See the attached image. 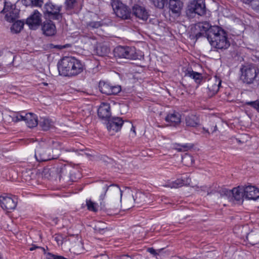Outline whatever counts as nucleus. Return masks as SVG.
Returning a JSON list of instances; mask_svg holds the SVG:
<instances>
[{"instance_id":"nucleus-39","label":"nucleus","mask_w":259,"mask_h":259,"mask_svg":"<svg viewBox=\"0 0 259 259\" xmlns=\"http://www.w3.org/2000/svg\"><path fill=\"white\" fill-rule=\"evenodd\" d=\"M245 104L254 108L259 112V101L258 100L246 102Z\"/></svg>"},{"instance_id":"nucleus-40","label":"nucleus","mask_w":259,"mask_h":259,"mask_svg":"<svg viewBox=\"0 0 259 259\" xmlns=\"http://www.w3.org/2000/svg\"><path fill=\"white\" fill-rule=\"evenodd\" d=\"M12 120L15 122H17L21 120L25 121V115H23L22 113H17L13 117Z\"/></svg>"},{"instance_id":"nucleus-36","label":"nucleus","mask_w":259,"mask_h":259,"mask_svg":"<svg viewBox=\"0 0 259 259\" xmlns=\"http://www.w3.org/2000/svg\"><path fill=\"white\" fill-rule=\"evenodd\" d=\"M88 209L90 211L96 212L98 210L97 204L91 201L87 200L86 201Z\"/></svg>"},{"instance_id":"nucleus-15","label":"nucleus","mask_w":259,"mask_h":259,"mask_svg":"<svg viewBox=\"0 0 259 259\" xmlns=\"http://www.w3.org/2000/svg\"><path fill=\"white\" fill-rule=\"evenodd\" d=\"M183 7V3L180 0H169L168 8L169 11L176 16H179Z\"/></svg>"},{"instance_id":"nucleus-26","label":"nucleus","mask_w":259,"mask_h":259,"mask_svg":"<svg viewBox=\"0 0 259 259\" xmlns=\"http://www.w3.org/2000/svg\"><path fill=\"white\" fill-rule=\"evenodd\" d=\"M185 122L187 126L196 127L199 124V118L195 115L191 114L186 116Z\"/></svg>"},{"instance_id":"nucleus-25","label":"nucleus","mask_w":259,"mask_h":259,"mask_svg":"<svg viewBox=\"0 0 259 259\" xmlns=\"http://www.w3.org/2000/svg\"><path fill=\"white\" fill-rule=\"evenodd\" d=\"M101 208L105 211H109L113 210L115 213L120 208V204L118 203L117 204H112L111 203H107L106 204L104 201L100 202Z\"/></svg>"},{"instance_id":"nucleus-18","label":"nucleus","mask_w":259,"mask_h":259,"mask_svg":"<svg viewBox=\"0 0 259 259\" xmlns=\"http://www.w3.org/2000/svg\"><path fill=\"white\" fill-rule=\"evenodd\" d=\"M98 115L102 119H108L111 116L110 105L102 103L98 110Z\"/></svg>"},{"instance_id":"nucleus-9","label":"nucleus","mask_w":259,"mask_h":259,"mask_svg":"<svg viewBox=\"0 0 259 259\" xmlns=\"http://www.w3.org/2000/svg\"><path fill=\"white\" fill-rule=\"evenodd\" d=\"M214 39L209 41L210 44L214 48L218 50L227 49L230 45L228 40L227 33L225 30L221 31L218 36H215Z\"/></svg>"},{"instance_id":"nucleus-31","label":"nucleus","mask_w":259,"mask_h":259,"mask_svg":"<svg viewBox=\"0 0 259 259\" xmlns=\"http://www.w3.org/2000/svg\"><path fill=\"white\" fill-rule=\"evenodd\" d=\"M25 6L41 7L43 3V0H19Z\"/></svg>"},{"instance_id":"nucleus-46","label":"nucleus","mask_w":259,"mask_h":259,"mask_svg":"<svg viewBox=\"0 0 259 259\" xmlns=\"http://www.w3.org/2000/svg\"><path fill=\"white\" fill-rule=\"evenodd\" d=\"M181 147H182L181 148L177 149L178 151H186L188 148V146L186 145H182Z\"/></svg>"},{"instance_id":"nucleus-51","label":"nucleus","mask_w":259,"mask_h":259,"mask_svg":"<svg viewBox=\"0 0 259 259\" xmlns=\"http://www.w3.org/2000/svg\"><path fill=\"white\" fill-rule=\"evenodd\" d=\"M203 130L207 133H209L208 130H206L205 127H203Z\"/></svg>"},{"instance_id":"nucleus-37","label":"nucleus","mask_w":259,"mask_h":259,"mask_svg":"<svg viewBox=\"0 0 259 259\" xmlns=\"http://www.w3.org/2000/svg\"><path fill=\"white\" fill-rule=\"evenodd\" d=\"M102 25L101 21H91L87 23V26L93 29L98 28Z\"/></svg>"},{"instance_id":"nucleus-42","label":"nucleus","mask_w":259,"mask_h":259,"mask_svg":"<svg viewBox=\"0 0 259 259\" xmlns=\"http://www.w3.org/2000/svg\"><path fill=\"white\" fill-rule=\"evenodd\" d=\"M249 5L254 10H259V0H252Z\"/></svg>"},{"instance_id":"nucleus-14","label":"nucleus","mask_w":259,"mask_h":259,"mask_svg":"<svg viewBox=\"0 0 259 259\" xmlns=\"http://www.w3.org/2000/svg\"><path fill=\"white\" fill-rule=\"evenodd\" d=\"M132 13L137 18L143 21H146L149 14L146 9L139 5H135L132 8Z\"/></svg>"},{"instance_id":"nucleus-49","label":"nucleus","mask_w":259,"mask_h":259,"mask_svg":"<svg viewBox=\"0 0 259 259\" xmlns=\"http://www.w3.org/2000/svg\"><path fill=\"white\" fill-rule=\"evenodd\" d=\"M54 48H57V49H62L63 48H65V47L64 46H62L57 45V46H55Z\"/></svg>"},{"instance_id":"nucleus-44","label":"nucleus","mask_w":259,"mask_h":259,"mask_svg":"<svg viewBox=\"0 0 259 259\" xmlns=\"http://www.w3.org/2000/svg\"><path fill=\"white\" fill-rule=\"evenodd\" d=\"M115 259H133L132 257L128 255H122L120 256H117Z\"/></svg>"},{"instance_id":"nucleus-58","label":"nucleus","mask_w":259,"mask_h":259,"mask_svg":"<svg viewBox=\"0 0 259 259\" xmlns=\"http://www.w3.org/2000/svg\"><path fill=\"white\" fill-rule=\"evenodd\" d=\"M44 84L45 85H48V83H44Z\"/></svg>"},{"instance_id":"nucleus-57","label":"nucleus","mask_w":259,"mask_h":259,"mask_svg":"<svg viewBox=\"0 0 259 259\" xmlns=\"http://www.w3.org/2000/svg\"><path fill=\"white\" fill-rule=\"evenodd\" d=\"M150 250H151V251H150L151 252H152L153 251H154V249H152V248H150Z\"/></svg>"},{"instance_id":"nucleus-21","label":"nucleus","mask_w":259,"mask_h":259,"mask_svg":"<svg viewBox=\"0 0 259 259\" xmlns=\"http://www.w3.org/2000/svg\"><path fill=\"white\" fill-rule=\"evenodd\" d=\"M25 121L30 128L34 127L38 124V119L36 115L32 113L25 114Z\"/></svg>"},{"instance_id":"nucleus-20","label":"nucleus","mask_w":259,"mask_h":259,"mask_svg":"<svg viewBox=\"0 0 259 259\" xmlns=\"http://www.w3.org/2000/svg\"><path fill=\"white\" fill-rule=\"evenodd\" d=\"M94 52L98 56L103 57L110 53V49L106 44L100 43L97 45Z\"/></svg>"},{"instance_id":"nucleus-55","label":"nucleus","mask_w":259,"mask_h":259,"mask_svg":"<svg viewBox=\"0 0 259 259\" xmlns=\"http://www.w3.org/2000/svg\"><path fill=\"white\" fill-rule=\"evenodd\" d=\"M132 131H133L135 133V128H134V127L133 126V125H132Z\"/></svg>"},{"instance_id":"nucleus-32","label":"nucleus","mask_w":259,"mask_h":259,"mask_svg":"<svg viewBox=\"0 0 259 259\" xmlns=\"http://www.w3.org/2000/svg\"><path fill=\"white\" fill-rule=\"evenodd\" d=\"M247 239L252 245H255L259 243V232L258 233H250L247 236Z\"/></svg>"},{"instance_id":"nucleus-8","label":"nucleus","mask_w":259,"mask_h":259,"mask_svg":"<svg viewBox=\"0 0 259 259\" xmlns=\"http://www.w3.org/2000/svg\"><path fill=\"white\" fill-rule=\"evenodd\" d=\"M221 195L226 196L231 201L234 200L240 202L244 197V188L238 187L234 188L232 190L223 189L221 191Z\"/></svg>"},{"instance_id":"nucleus-45","label":"nucleus","mask_w":259,"mask_h":259,"mask_svg":"<svg viewBox=\"0 0 259 259\" xmlns=\"http://www.w3.org/2000/svg\"><path fill=\"white\" fill-rule=\"evenodd\" d=\"M36 248H40L43 250L45 253H46L45 249L44 247L37 246L36 245H32V246L30 248V250L32 251L35 249Z\"/></svg>"},{"instance_id":"nucleus-5","label":"nucleus","mask_w":259,"mask_h":259,"mask_svg":"<svg viewBox=\"0 0 259 259\" xmlns=\"http://www.w3.org/2000/svg\"><path fill=\"white\" fill-rule=\"evenodd\" d=\"M114 53L115 57L130 60L137 59L138 55L135 48L127 46H118L114 49Z\"/></svg>"},{"instance_id":"nucleus-3","label":"nucleus","mask_w":259,"mask_h":259,"mask_svg":"<svg viewBox=\"0 0 259 259\" xmlns=\"http://www.w3.org/2000/svg\"><path fill=\"white\" fill-rule=\"evenodd\" d=\"M240 78L243 83L247 84L254 83L258 78L259 69L256 65L249 63L242 65L240 69Z\"/></svg>"},{"instance_id":"nucleus-10","label":"nucleus","mask_w":259,"mask_h":259,"mask_svg":"<svg viewBox=\"0 0 259 259\" xmlns=\"http://www.w3.org/2000/svg\"><path fill=\"white\" fill-rule=\"evenodd\" d=\"M16 198L8 196H0V205L6 210L9 211L14 209L17 205Z\"/></svg>"},{"instance_id":"nucleus-48","label":"nucleus","mask_w":259,"mask_h":259,"mask_svg":"<svg viewBox=\"0 0 259 259\" xmlns=\"http://www.w3.org/2000/svg\"><path fill=\"white\" fill-rule=\"evenodd\" d=\"M243 3L249 5L252 0H242Z\"/></svg>"},{"instance_id":"nucleus-7","label":"nucleus","mask_w":259,"mask_h":259,"mask_svg":"<svg viewBox=\"0 0 259 259\" xmlns=\"http://www.w3.org/2000/svg\"><path fill=\"white\" fill-rule=\"evenodd\" d=\"M44 9V15L46 18L59 21L62 19L61 7L53 5L51 3H48L45 5Z\"/></svg>"},{"instance_id":"nucleus-34","label":"nucleus","mask_w":259,"mask_h":259,"mask_svg":"<svg viewBox=\"0 0 259 259\" xmlns=\"http://www.w3.org/2000/svg\"><path fill=\"white\" fill-rule=\"evenodd\" d=\"M77 4L76 0H65V7L67 10H71L74 8Z\"/></svg>"},{"instance_id":"nucleus-52","label":"nucleus","mask_w":259,"mask_h":259,"mask_svg":"<svg viewBox=\"0 0 259 259\" xmlns=\"http://www.w3.org/2000/svg\"><path fill=\"white\" fill-rule=\"evenodd\" d=\"M217 130V125H215V126H214V127L213 130L212 131V132L213 133V132H214L216 131Z\"/></svg>"},{"instance_id":"nucleus-23","label":"nucleus","mask_w":259,"mask_h":259,"mask_svg":"<svg viewBox=\"0 0 259 259\" xmlns=\"http://www.w3.org/2000/svg\"><path fill=\"white\" fill-rule=\"evenodd\" d=\"M104 190L105 192L108 191L110 193H113L114 195L117 196L118 198H120L121 201L122 192L117 185H111L109 186L106 185L104 188Z\"/></svg>"},{"instance_id":"nucleus-41","label":"nucleus","mask_w":259,"mask_h":259,"mask_svg":"<svg viewBox=\"0 0 259 259\" xmlns=\"http://www.w3.org/2000/svg\"><path fill=\"white\" fill-rule=\"evenodd\" d=\"M5 18L7 21L9 22H13L15 18L13 16V13H12V11L8 12L6 15H5Z\"/></svg>"},{"instance_id":"nucleus-24","label":"nucleus","mask_w":259,"mask_h":259,"mask_svg":"<svg viewBox=\"0 0 259 259\" xmlns=\"http://www.w3.org/2000/svg\"><path fill=\"white\" fill-rule=\"evenodd\" d=\"M224 30L218 26H211L209 30H208V35L206 37L207 40L209 41L213 40L221 33V31Z\"/></svg>"},{"instance_id":"nucleus-54","label":"nucleus","mask_w":259,"mask_h":259,"mask_svg":"<svg viewBox=\"0 0 259 259\" xmlns=\"http://www.w3.org/2000/svg\"><path fill=\"white\" fill-rule=\"evenodd\" d=\"M105 194H104L103 195H102L100 196L101 199H102V200L103 199V198H104V196H105Z\"/></svg>"},{"instance_id":"nucleus-17","label":"nucleus","mask_w":259,"mask_h":259,"mask_svg":"<svg viewBox=\"0 0 259 259\" xmlns=\"http://www.w3.org/2000/svg\"><path fill=\"white\" fill-rule=\"evenodd\" d=\"M221 79L216 76L209 80L207 89L209 92L210 96H212L218 92L221 85Z\"/></svg>"},{"instance_id":"nucleus-33","label":"nucleus","mask_w":259,"mask_h":259,"mask_svg":"<svg viewBox=\"0 0 259 259\" xmlns=\"http://www.w3.org/2000/svg\"><path fill=\"white\" fill-rule=\"evenodd\" d=\"M24 23L21 21H17L13 23L11 29V31L14 33H18L20 32L23 28Z\"/></svg>"},{"instance_id":"nucleus-4","label":"nucleus","mask_w":259,"mask_h":259,"mask_svg":"<svg viewBox=\"0 0 259 259\" xmlns=\"http://www.w3.org/2000/svg\"><path fill=\"white\" fill-rule=\"evenodd\" d=\"M206 13V7L203 0H194L187 6L186 15L189 18H194L196 15L203 16Z\"/></svg>"},{"instance_id":"nucleus-1","label":"nucleus","mask_w":259,"mask_h":259,"mask_svg":"<svg viewBox=\"0 0 259 259\" xmlns=\"http://www.w3.org/2000/svg\"><path fill=\"white\" fill-rule=\"evenodd\" d=\"M59 145L58 142L52 139L39 142L35 150V157L37 161H46L58 158L60 151L57 146Z\"/></svg>"},{"instance_id":"nucleus-2","label":"nucleus","mask_w":259,"mask_h":259,"mask_svg":"<svg viewBox=\"0 0 259 259\" xmlns=\"http://www.w3.org/2000/svg\"><path fill=\"white\" fill-rule=\"evenodd\" d=\"M59 74L64 76L74 77L83 72L84 66L74 57H64L58 63Z\"/></svg>"},{"instance_id":"nucleus-53","label":"nucleus","mask_w":259,"mask_h":259,"mask_svg":"<svg viewBox=\"0 0 259 259\" xmlns=\"http://www.w3.org/2000/svg\"><path fill=\"white\" fill-rule=\"evenodd\" d=\"M6 8H4L3 9V10L1 11V13H5L6 12Z\"/></svg>"},{"instance_id":"nucleus-22","label":"nucleus","mask_w":259,"mask_h":259,"mask_svg":"<svg viewBox=\"0 0 259 259\" xmlns=\"http://www.w3.org/2000/svg\"><path fill=\"white\" fill-rule=\"evenodd\" d=\"M166 122L170 123V125L176 126L181 122V115L178 112L168 114L165 118Z\"/></svg>"},{"instance_id":"nucleus-38","label":"nucleus","mask_w":259,"mask_h":259,"mask_svg":"<svg viewBox=\"0 0 259 259\" xmlns=\"http://www.w3.org/2000/svg\"><path fill=\"white\" fill-rule=\"evenodd\" d=\"M121 91V88L120 85H112L111 89L110 91V95H117L119 93H120Z\"/></svg>"},{"instance_id":"nucleus-43","label":"nucleus","mask_w":259,"mask_h":259,"mask_svg":"<svg viewBox=\"0 0 259 259\" xmlns=\"http://www.w3.org/2000/svg\"><path fill=\"white\" fill-rule=\"evenodd\" d=\"M103 224L102 223H99L98 224L95 225L94 229L97 232L100 233L104 230V228L101 227L100 225Z\"/></svg>"},{"instance_id":"nucleus-27","label":"nucleus","mask_w":259,"mask_h":259,"mask_svg":"<svg viewBox=\"0 0 259 259\" xmlns=\"http://www.w3.org/2000/svg\"><path fill=\"white\" fill-rule=\"evenodd\" d=\"M186 75L193 79L197 83H200L203 78L202 74L193 70H187Z\"/></svg>"},{"instance_id":"nucleus-50","label":"nucleus","mask_w":259,"mask_h":259,"mask_svg":"<svg viewBox=\"0 0 259 259\" xmlns=\"http://www.w3.org/2000/svg\"><path fill=\"white\" fill-rule=\"evenodd\" d=\"M184 158H186V159H188V160H190L191 161H192V158L191 156H188V155L186 156L184 158Z\"/></svg>"},{"instance_id":"nucleus-29","label":"nucleus","mask_w":259,"mask_h":259,"mask_svg":"<svg viewBox=\"0 0 259 259\" xmlns=\"http://www.w3.org/2000/svg\"><path fill=\"white\" fill-rule=\"evenodd\" d=\"M111 86L112 85L104 81H100L99 84V90L101 92L107 95H110Z\"/></svg>"},{"instance_id":"nucleus-11","label":"nucleus","mask_w":259,"mask_h":259,"mask_svg":"<svg viewBox=\"0 0 259 259\" xmlns=\"http://www.w3.org/2000/svg\"><path fill=\"white\" fill-rule=\"evenodd\" d=\"M211 27V26L207 22H199L195 24L194 29L197 31L195 32L196 38L198 39L201 36L206 37Z\"/></svg>"},{"instance_id":"nucleus-16","label":"nucleus","mask_w":259,"mask_h":259,"mask_svg":"<svg viewBox=\"0 0 259 259\" xmlns=\"http://www.w3.org/2000/svg\"><path fill=\"white\" fill-rule=\"evenodd\" d=\"M42 30L46 35L53 36L56 33V26L51 19L46 20L42 24Z\"/></svg>"},{"instance_id":"nucleus-19","label":"nucleus","mask_w":259,"mask_h":259,"mask_svg":"<svg viewBox=\"0 0 259 259\" xmlns=\"http://www.w3.org/2000/svg\"><path fill=\"white\" fill-rule=\"evenodd\" d=\"M244 196L246 199L255 200L259 197V190L252 186L244 188Z\"/></svg>"},{"instance_id":"nucleus-12","label":"nucleus","mask_w":259,"mask_h":259,"mask_svg":"<svg viewBox=\"0 0 259 259\" xmlns=\"http://www.w3.org/2000/svg\"><path fill=\"white\" fill-rule=\"evenodd\" d=\"M41 22V14L35 10L26 20V24L31 29L35 30L40 26Z\"/></svg>"},{"instance_id":"nucleus-6","label":"nucleus","mask_w":259,"mask_h":259,"mask_svg":"<svg viewBox=\"0 0 259 259\" xmlns=\"http://www.w3.org/2000/svg\"><path fill=\"white\" fill-rule=\"evenodd\" d=\"M111 5L118 17L124 20L130 18L131 12L130 9L119 0H112Z\"/></svg>"},{"instance_id":"nucleus-56","label":"nucleus","mask_w":259,"mask_h":259,"mask_svg":"<svg viewBox=\"0 0 259 259\" xmlns=\"http://www.w3.org/2000/svg\"><path fill=\"white\" fill-rule=\"evenodd\" d=\"M150 250H151V251H150L151 252H152L153 251H154V249H152V248H150Z\"/></svg>"},{"instance_id":"nucleus-28","label":"nucleus","mask_w":259,"mask_h":259,"mask_svg":"<svg viewBox=\"0 0 259 259\" xmlns=\"http://www.w3.org/2000/svg\"><path fill=\"white\" fill-rule=\"evenodd\" d=\"M39 124L44 131H48L53 126V122L45 117L40 118Z\"/></svg>"},{"instance_id":"nucleus-13","label":"nucleus","mask_w":259,"mask_h":259,"mask_svg":"<svg viewBox=\"0 0 259 259\" xmlns=\"http://www.w3.org/2000/svg\"><path fill=\"white\" fill-rule=\"evenodd\" d=\"M123 123V120L120 117H112L108 121L107 123V128L110 132H117L119 131Z\"/></svg>"},{"instance_id":"nucleus-35","label":"nucleus","mask_w":259,"mask_h":259,"mask_svg":"<svg viewBox=\"0 0 259 259\" xmlns=\"http://www.w3.org/2000/svg\"><path fill=\"white\" fill-rule=\"evenodd\" d=\"M155 7L163 9L167 0H149Z\"/></svg>"},{"instance_id":"nucleus-47","label":"nucleus","mask_w":259,"mask_h":259,"mask_svg":"<svg viewBox=\"0 0 259 259\" xmlns=\"http://www.w3.org/2000/svg\"><path fill=\"white\" fill-rule=\"evenodd\" d=\"M198 192H206L207 191V188L205 186L201 187L198 190H197Z\"/></svg>"},{"instance_id":"nucleus-30","label":"nucleus","mask_w":259,"mask_h":259,"mask_svg":"<svg viewBox=\"0 0 259 259\" xmlns=\"http://www.w3.org/2000/svg\"><path fill=\"white\" fill-rule=\"evenodd\" d=\"M191 182V179L189 178H186L184 179H177L171 184V187L178 188L183 185H189Z\"/></svg>"}]
</instances>
